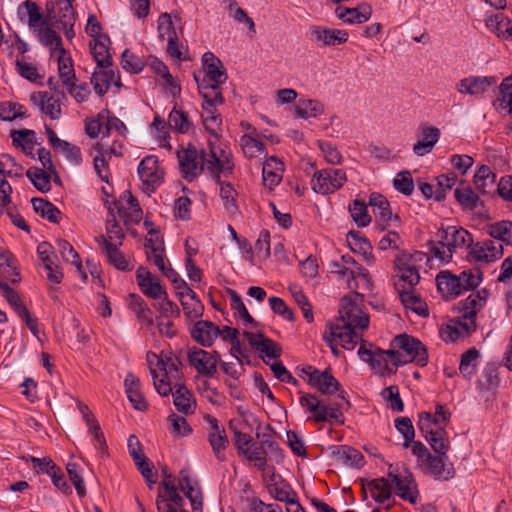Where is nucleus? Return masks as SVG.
Returning a JSON list of instances; mask_svg holds the SVG:
<instances>
[{"mask_svg":"<svg viewBox=\"0 0 512 512\" xmlns=\"http://www.w3.org/2000/svg\"><path fill=\"white\" fill-rule=\"evenodd\" d=\"M241 147L243 149L244 154L249 157L253 158L257 156L258 154H262L265 152V145L261 141H258L251 135H243L241 137Z\"/></svg>","mask_w":512,"mask_h":512,"instance_id":"57","label":"nucleus"},{"mask_svg":"<svg viewBox=\"0 0 512 512\" xmlns=\"http://www.w3.org/2000/svg\"><path fill=\"white\" fill-rule=\"evenodd\" d=\"M360 312V307L348 296H344L340 300L339 318L346 324L354 317V314Z\"/></svg>","mask_w":512,"mask_h":512,"instance_id":"64","label":"nucleus"},{"mask_svg":"<svg viewBox=\"0 0 512 512\" xmlns=\"http://www.w3.org/2000/svg\"><path fill=\"white\" fill-rule=\"evenodd\" d=\"M66 470L78 496L84 497L86 495V488L81 476L82 468L76 462H68L66 465Z\"/></svg>","mask_w":512,"mask_h":512,"instance_id":"53","label":"nucleus"},{"mask_svg":"<svg viewBox=\"0 0 512 512\" xmlns=\"http://www.w3.org/2000/svg\"><path fill=\"white\" fill-rule=\"evenodd\" d=\"M90 50L99 68H110L112 66V56L103 38L92 40Z\"/></svg>","mask_w":512,"mask_h":512,"instance_id":"35","label":"nucleus"},{"mask_svg":"<svg viewBox=\"0 0 512 512\" xmlns=\"http://www.w3.org/2000/svg\"><path fill=\"white\" fill-rule=\"evenodd\" d=\"M473 182L479 193L491 194L496 182V174L489 166L482 165L475 172Z\"/></svg>","mask_w":512,"mask_h":512,"instance_id":"30","label":"nucleus"},{"mask_svg":"<svg viewBox=\"0 0 512 512\" xmlns=\"http://www.w3.org/2000/svg\"><path fill=\"white\" fill-rule=\"evenodd\" d=\"M220 334V328L208 320H198L190 328L191 338L202 347H210Z\"/></svg>","mask_w":512,"mask_h":512,"instance_id":"12","label":"nucleus"},{"mask_svg":"<svg viewBox=\"0 0 512 512\" xmlns=\"http://www.w3.org/2000/svg\"><path fill=\"white\" fill-rule=\"evenodd\" d=\"M394 485L397 490V495L402 500L408 501L411 504H415L417 502V484L411 472L406 470V475H404L402 478H395Z\"/></svg>","mask_w":512,"mask_h":512,"instance_id":"23","label":"nucleus"},{"mask_svg":"<svg viewBox=\"0 0 512 512\" xmlns=\"http://www.w3.org/2000/svg\"><path fill=\"white\" fill-rule=\"evenodd\" d=\"M256 438L260 440L262 448L268 452L269 459L279 464L284 460V452L280 445L272 439V436L268 433H260L256 431Z\"/></svg>","mask_w":512,"mask_h":512,"instance_id":"37","label":"nucleus"},{"mask_svg":"<svg viewBox=\"0 0 512 512\" xmlns=\"http://www.w3.org/2000/svg\"><path fill=\"white\" fill-rule=\"evenodd\" d=\"M188 361L190 366L196 371L206 377H214L216 373V360L210 356V352L193 347L188 350Z\"/></svg>","mask_w":512,"mask_h":512,"instance_id":"8","label":"nucleus"},{"mask_svg":"<svg viewBox=\"0 0 512 512\" xmlns=\"http://www.w3.org/2000/svg\"><path fill=\"white\" fill-rule=\"evenodd\" d=\"M158 162L157 156L148 155L138 165V175L146 191L154 192L162 182L164 172L159 168Z\"/></svg>","mask_w":512,"mask_h":512,"instance_id":"5","label":"nucleus"},{"mask_svg":"<svg viewBox=\"0 0 512 512\" xmlns=\"http://www.w3.org/2000/svg\"><path fill=\"white\" fill-rule=\"evenodd\" d=\"M173 403L176 409L183 414H192L196 407L192 393L184 384L175 385V391L172 393Z\"/></svg>","mask_w":512,"mask_h":512,"instance_id":"28","label":"nucleus"},{"mask_svg":"<svg viewBox=\"0 0 512 512\" xmlns=\"http://www.w3.org/2000/svg\"><path fill=\"white\" fill-rule=\"evenodd\" d=\"M269 491L276 500L285 502L287 506H292V503L298 501L296 493L285 482L275 483L269 488Z\"/></svg>","mask_w":512,"mask_h":512,"instance_id":"45","label":"nucleus"},{"mask_svg":"<svg viewBox=\"0 0 512 512\" xmlns=\"http://www.w3.org/2000/svg\"><path fill=\"white\" fill-rule=\"evenodd\" d=\"M23 5L25 6L29 16L28 22L30 27L40 28L48 25V20L45 17H43V15L40 12V7L36 3L25 1Z\"/></svg>","mask_w":512,"mask_h":512,"instance_id":"60","label":"nucleus"},{"mask_svg":"<svg viewBox=\"0 0 512 512\" xmlns=\"http://www.w3.org/2000/svg\"><path fill=\"white\" fill-rule=\"evenodd\" d=\"M138 285L144 295L152 299H160L167 294L160 280L153 276L151 272L143 266L138 267L136 271Z\"/></svg>","mask_w":512,"mask_h":512,"instance_id":"9","label":"nucleus"},{"mask_svg":"<svg viewBox=\"0 0 512 512\" xmlns=\"http://www.w3.org/2000/svg\"><path fill=\"white\" fill-rule=\"evenodd\" d=\"M476 328V320L463 319L462 316L453 318L448 321L442 337L446 342H456L460 338L470 336Z\"/></svg>","mask_w":512,"mask_h":512,"instance_id":"10","label":"nucleus"},{"mask_svg":"<svg viewBox=\"0 0 512 512\" xmlns=\"http://www.w3.org/2000/svg\"><path fill=\"white\" fill-rule=\"evenodd\" d=\"M438 244L446 247L451 256L458 248L470 247L473 245L472 235L464 228L456 226H448L440 228L437 232Z\"/></svg>","mask_w":512,"mask_h":512,"instance_id":"2","label":"nucleus"},{"mask_svg":"<svg viewBox=\"0 0 512 512\" xmlns=\"http://www.w3.org/2000/svg\"><path fill=\"white\" fill-rule=\"evenodd\" d=\"M30 101L52 120H56L61 116L59 100L50 96L46 91L32 93Z\"/></svg>","mask_w":512,"mask_h":512,"instance_id":"19","label":"nucleus"},{"mask_svg":"<svg viewBox=\"0 0 512 512\" xmlns=\"http://www.w3.org/2000/svg\"><path fill=\"white\" fill-rule=\"evenodd\" d=\"M436 283L438 290L446 296L456 298L462 293L459 278L449 271H441L436 277Z\"/></svg>","mask_w":512,"mask_h":512,"instance_id":"29","label":"nucleus"},{"mask_svg":"<svg viewBox=\"0 0 512 512\" xmlns=\"http://www.w3.org/2000/svg\"><path fill=\"white\" fill-rule=\"evenodd\" d=\"M177 158L181 172L185 179L192 180L197 176V169L200 159V153L196 147L189 145L187 149L177 152Z\"/></svg>","mask_w":512,"mask_h":512,"instance_id":"18","label":"nucleus"},{"mask_svg":"<svg viewBox=\"0 0 512 512\" xmlns=\"http://www.w3.org/2000/svg\"><path fill=\"white\" fill-rule=\"evenodd\" d=\"M423 437L431 446L436 455L448 456L447 452L450 448V442L444 427H440L437 430H432L431 432L423 435Z\"/></svg>","mask_w":512,"mask_h":512,"instance_id":"32","label":"nucleus"},{"mask_svg":"<svg viewBox=\"0 0 512 512\" xmlns=\"http://www.w3.org/2000/svg\"><path fill=\"white\" fill-rule=\"evenodd\" d=\"M422 253L416 252L415 255H410L407 253H402L398 255L395 259V268L398 271L399 284L400 282L407 283L409 285V289H414V286L417 285L420 281L419 269L415 265L416 259L415 256H421Z\"/></svg>","mask_w":512,"mask_h":512,"instance_id":"6","label":"nucleus"},{"mask_svg":"<svg viewBox=\"0 0 512 512\" xmlns=\"http://www.w3.org/2000/svg\"><path fill=\"white\" fill-rule=\"evenodd\" d=\"M329 329L331 331V335L340 341V345L345 350H353L357 345L358 340L361 339V336L349 326L338 325L329 323Z\"/></svg>","mask_w":512,"mask_h":512,"instance_id":"26","label":"nucleus"},{"mask_svg":"<svg viewBox=\"0 0 512 512\" xmlns=\"http://www.w3.org/2000/svg\"><path fill=\"white\" fill-rule=\"evenodd\" d=\"M511 228L512 222L510 221H501L491 224L488 227V234L498 241L505 243L506 245L511 244Z\"/></svg>","mask_w":512,"mask_h":512,"instance_id":"46","label":"nucleus"},{"mask_svg":"<svg viewBox=\"0 0 512 512\" xmlns=\"http://www.w3.org/2000/svg\"><path fill=\"white\" fill-rule=\"evenodd\" d=\"M227 294L230 297L231 300V307L238 311L240 314V317L248 324H251L253 326H257L258 323L254 320V318L249 314L246 306L244 305L240 295L233 289H228Z\"/></svg>","mask_w":512,"mask_h":512,"instance_id":"55","label":"nucleus"},{"mask_svg":"<svg viewBox=\"0 0 512 512\" xmlns=\"http://www.w3.org/2000/svg\"><path fill=\"white\" fill-rule=\"evenodd\" d=\"M284 163L276 156H270L263 164L262 175L265 185L271 189L282 180Z\"/></svg>","mask_w":512,"mask_h":512,"instance_id":"22","label":"nucleus"},{"mask_svg":"<svg viewBox=\"0 0 512 512\" xmlns=\"http://www.w3.org/2000/svg\"><path fill=\"white\" fill-rule=\"evenodd\" d=\"M125 392L134 409L145 411L148 405L140 392V380L133 373H128L124 380Z\"/></svg>","mask_w":512,"mask_h":512,"instance_id":"21","label":"nucleus"},{"mask_svg":"<svg viewBox=\"0 0 512 512\" xmlns=\"http://www.w3.org/2000/svg\"><path fill=\"white\" fill-rule=\"evenodd\" d=\"M369 205L372 206L373 212L383 224L378 225L379 231H384L392 218L395 221H400V217L398 215H392L391 207L388 200L380 193H371L369 197Z\"/></svg>","mask_w":512,"mask_h":512,"instance_id":"16","label":"nucleus"},{"mask_svg":"<svg viewBox=\"0 0 512 512\" xmlns=\"http://www.w3.org/2000/svg\"><path fill=\"white\" fill-rule=\"evenodd\" d=\"M479 355L480 353L475 347L468 349L461 355L459 371L465 378L470 379L476 373Z\"/></svg>","mask_w":512,"mask_h":512,"instance_id":"39","label":"nucleus"},{"mask_svg":"<svg viewBox=\"0 0 512 512\" xmlns=\"http://www.w3.org/2000/svg\"><path fill=\"white\" fill-rule=\"evenodd\" d=\"M168 121L170 126L180 133L184 134L190 130L191 122L188 119V114L176 106L170 112Z\"/></svg>","mask_w":512,"mask_h":512,"instance_id":"48","label":"nucleus"},{"mask_svg":"<svg viewBox=\"0 0 512 512\" xmlns=\"http://www.w3.org/2000/svg\"><path fill=\"white\" fill-rule=\"evenodd\" d=\"M349 211L351 213L353 221L356 223L358 227H366L370 224L371 216L368 214L367 205L365 201L355 199L349 205Z\"/></svg>","mask_w":512,"mask_h":512,"instance_id":"42","label":"nucleus"},{"mask_svg":"<svg viewBox=\"0 0 512 512\" xmlns=\"http://www.w3.org/2000/svg\"><path fill=\"white\" fill-rule=\"evenodd\" d=\"M208 440L216 458L220 461L225 460V456L222 453V451L226 449L229 442L225 429L221 428L220 430L217 431H210L208 435Z\"/></svg>","mask_w":512,"mask_h":512,"instance_id":"44","label":"nucleus"},{"mask_svg":"<svg viewBox=\"0 0 512 512\" xmlns=\"http://www.w3.org/2000/svg\"><path fill=\"white\" fill-rule=\"evenodd\" d=\"M330 454L342 464L352 468L360 469L365 465L364 456L348 445H332Z\"/></svg>","mask_w":512,"mask_h":512,"instance_id":"17","label":"nucleus"},{"mask_svg":"<svg viewBox=\"0 0 512 512\" xmlns=\"http://www.w3.org/2000/svg\"><path fill=\"white\" fill-rule=\"evenodd\" d=\"M193 78L197 83L199 93L203 97L204 101L214 100L218 103H224L221 85L214 83V80L208 79L207 75L200 78L196 73H194Z\"/></svg>","mask_w":512,"mask_h":512,"instance_id":"24","label":"nucleus"},{"mask_svg":"<svg viewBox=\"0 0 512 512\" xmlns=\"http://www.w3.org/2000/svg\"><path fill=\"white\" fill-rule=\"evenodd\" d=\"M346 182V174L341 169H323L314 174L311 185L316 193H333Z\"/></svg>","mask_w":512,"mask_h":512,"instance_id":"3","label":"nucleus"},{"mask_svg":"<svg viewBox=\"0 0 512 512\" xmlns=\"http://www.w3.org/2000/svg\"><path fill=\"white\" fill-rule=\"evenodd\" d=\"M363 486V490L367 487L371 492L372 498L378 503H384L391 498V484L384 478H377L373 480H360Z\"/></svg>","mask_w":512,"mask_h":512,"instance_id":"25","label":"nucleus"},{"mask_svg":"<svg viewBox=\"0 0 512 512\" xmlns=\"http://www.w3.org/2000/svg\"><path fill=\"white\" fill-rule=\"evenodd\" d=\"M236 196L237 192L231 183L222 184V187H220V197L223 201L225 210L230 215H235L239 211L236 202Z\"/></svg>","mask_w":512,"mask_h":512,"instance_id":"47","label":"nucleus"},{"mask_svg":"<svg viewBox=\"0 0 512 512\" xmlns=\"http://www.w3.org/2000/svg\"><path fill=\"white\" fill-rule=\"evenodd\" d=\"M58 71L63 85L74 87L75 71L70 56L65 57V54L60 53L58 58Z\"/></svg>","mask_w":512,"mask_h":512,"instance_id":"41","label":"nucleus"},{"mask_svg":"<svg viewBox=\"0 0 512 512\" xmlns=\"http://www.w3.org/2000/svg\"><path fill=\"white\" fill-rule=\"evenodd\" d=\"M111 83L117 87L122 86L118 70L101 68V70H95L91 76V84L100 97L107 93Z\"/></svg>","mask_w":512,"mask_h":512,"instance_id":"14","label":"nucleus"},{"mask_svg":"<svg viewBox=\"0 0 512 512\" xmlns=\"http://www.w3.org/2000/svg\"><path fill=\"white\" fill-rule=\"evenodd\" d=\"M51 26V22L44 27H40L38 29V35L40 41L45 46H54V49H57L62 54H66L65 49L62 47V39L60 35H58Z\"/></svg>","mask_w":512,"mask_h":512,"instance_id":"43","label":"nucleus"},{"mask_svg":"<svg viewBox=\"0 0 512 512\" xmlns=\"http://www.w3.org/2000/svg\"><path fill=\"white\" fill-rule=\"evenodd\" d=\"M100 239L104 245L105 254L109 263L115 266L118 270L130 271L132 268L129 266L124 254L118 249L119 246L110 242L104 235H102Z\"/></svg>","mask_w":512,"mask_h":512,"instance_id":"33","label":"nucleus"},{"mask_svg":"<svg viewBox=\"0 0 512 512\" xmlns=\"http://www.w3.org/2000/svg\"><path fill=\"white\" fill-rule=\"evenodd\" d=\"M177 296L179 297L184 314L188 320L193 321L202 317L204 305L200 300L189 302L184 299V292H178Z\"/></svg>","mask_w":512,"mask_h":512,"instance_id":"49","label":"nucleus"},{"mask_svg":"<svg viewBox=\"0 0 512 512\" xmlns=\"http://www.w3.org/2000/svg\"><path fill=\"white\" fill-rule=\"evenodd\" d=\"M222 103L215 102L214 100L204 101L202 104L203 113L202 120L206 131L211 135H217L216 130L221 125L220 114L217 113L216 106Z\"/></svg>","mask_w":512,"mask_h":512,"instance_id":"34","label":"nucleus"},{"mask_svg":"<svg viewBox=\"0 0 512 512\" xmlns=\"http://www.w3.org/2000/svg\"><path fill=\"white\" fill-rule=\"evenodd\" d=\"M294 112L297 117L303 119L317 117L324 112V105L314 99H299L294 107Z\"/></svg>","mask_w":512,"mask_h":512,"instance_id":"36","label":"nucleus"},{"mask_svg":"<svg viewBox=\"0 0 512 512\" xmlns=\"http://www.w3.org/2000/svg\"><path fill=\"white\" fill-rule=\"evenodd\" d=\"M395 428L403 436V447H410L415 438V430L409 417H398L395 419Z\"/></svg>","mask_w":512,"mask_h":512,"instance_id":"52","label":"nucleus"},{"mask_svg":"<svg viewBox=\"0 0 512 512\" xmlns=\"http://www.w3.org/2000/svg\"><path fill=\"white\" fill-rule=\"evenodd\" d=\"M497 79L492 76H469L461 79L456 88L461 94L478 96L484 94L490 87L495 86Z\"/></svg>","mask_w":512,"mask_h":512,"instance_id":"11","label":"nucleus"},{"mask_svg":"<svg viewBox=\"0 0 512 512\" xmlns=\"http://www.w3.org/2000/svg\"><path fill=\"white\" fill-rule=\"evenodd\" d=\"M56 243L62 258L65 261L74 264L77 267V270H81V259L73 246L65 239H58Z\"/></svg>","mask_w":512,"mask_h":512,"instance_id":"56","label":"nucleus"},{"mask_svg":"<svg viewBox=\"0 0 512 512\" xmlns=\"http://www.w3.org/2000/svg\"><path fill=\"white\" fill-rule=\"evenodd\" d=\"M436 180L435 200L439 202L445 199L447 191L452 189L457 181V175L455 173L442 174Z\"/></svg>","mask_w":512,"mask_h":512,"instance_id":"54","label":"nucleus"},{"mask_svg":"<svg viewBox=\"0 0 512 512\" xmlns=\"http://www.w3.org/2000/svg\"><path fill=\"white\" fill-rule=\"evenodd\" d=\"M158 32L159 37L162 40L167 39V41H169V39L171 38H178L172 19L169 14L163 13L160 15L158 19Z\"/></svg>","mask_w":512,"mask_h":512,"instance_id":"63","label":"nucleus"},{"mask_svg":"<svg viewBox=\"0 0 512 512\" xmlns=\"http://www.w3.org/2000/svg\"><path fill=\"white\" fill-rule=\"evenodd\" d=\"M454 197L464 210H474L479 202L478 194L470 186L456 188Z\"/></svg>","mask_w":512,"mask_h":512,"instance_id":"40","label":"nucleus"},{"mask_svg":"<svg viewBox=\"0 0 512 512\" xmlns=\"http://www.w3.org/2000/svg\"><path fill=\"white\" fill-rule=\"evenodd\" d=\"M26 176L40 192L47 193L51 190V176L48 170L45 171L43 168L30 167L26 171Z\"/></svg>","mask_w":512,"mask_h":512,"instance_id":"38","label":"nucleus"},{"mask_svg":"<svg viewBox=\"0 0 512 512\" xmlns=\"http://www.w3.org/2000/svg\"><path fill=\"white\" fill-rule=\"evenodd\" d=\"M392 345L409 356V359L406 360L408 363L415 362L420 367L427 365L428 351L418 338L406 333L399 334L394 337Z\"/></svg>","mask_w":512,"mask_h":512,"instance_id":"1","label":"nucleus"},{"mask_svg":"<svg viewBox=\"0 0 512 512\" xmlns=\"http://www.w3.org/2000/svg\"><path fill=\"white\" fill-rule=\"evenodd\" d=\"M394 188L404 195H411L414 191V182L409 171H401L393 180Z\"/></svg>","mask_w":512,"mask_h":512,"instance_id":"62","label":"nucleus"},{"mask_svg":"<svg viewBox=\"0 0 512 512\" xmlns=\"http://www.w3.org/2000/svg\"><path fill=\"white\" fill-rule=\"evenodd\" d=\"M347 242L351 250L361 254L368 263L373 261L372 245L362 232L350 230L347 234Z\"/></svg>","mask_w":512,"mask_h":512,"instance_id":"27","label":"nucleus"},{"mask_svg":"<svg viewBox=\"0 0 512 512\" xmlns=\"http://www.w3.org/2000/svg\"><path fill=\"white\" fill-rule=\"evenodd\" d=\"M395 287L399 293L402 304L411 309L417 315L427 317L429 315L426 304L421 301L420 296L414 293V289H405L403 285L395 282Z\"/></svg>","mask_w":512,"mask_h":512,"instance_id":"20","label":"nucleus"},{"mask_svg":"<svg viewBox=\"0 0 512 512\" xmlns=\"http://www.w3.org/2000/svg\"><path fill=\"white\" fill-rule=\"evenodd\" d=\"M122 68L130 73H140L144 68V62L136 55L125 49L121 56Z\"/></svg>","mask_w":512,"mask_h":512,"instance_id":"58","label":"nucleus"},{"mask_svg":"<svg viewBox=\"0 0 512 512\" xmlns=\"http://www.w3.org/2000/svg\"><path fill=\"white\" fill-rule=\"evenodd\" d=\"M381 397L389 403L391 410L402 412L404 410V403L400 397L399 387L397 385H390L380 392Z\"/></svg>","mask_w":512,"mask_h":512,"instance_id":"51","label":"nucleus"},{"mask_svg":"<svg viewBox=\"0 0 512 512\" xmlns=\"http://www.w3.org/2000/svg\"><path fill=\"white\" fill-rule=\"evenodd\" d=\"M0 289L2 290V296L6 299L9 305L17 313V315L25 322L27 328L34 335H38V320L32 317L30 311L27 309L20 295L7 283L0 280Z\"/></svg>","mask_w":512,"mask_h":512,"instance_id":"4","label":"nucleus"},{"mask_svg":"<svg viewBox=\"0 0 512 512\" xmlns=\"http://www.w3.org/2000/svg\"><path fill=\"white\" fill-rule=\"evenodd\" d=\"M75 23L74 9L72 2H64V5L60 7V15L58 18L51 22V26L60 28L68 27V25Z\"/></svg>","mask_w":512,"mask_h":512,"instance_id":"61","label":"nucleus"},{"mask_svg":"<svg viewBox=\"0 0 512 512\" xmlns=\"http://www.w3.org/2000/svg\"><path fill=\"white\" fill-rule=\"evenodd\" d=\"M179 475L180 477L177 488H179L189 499L192 511L203 512V493L200 486L197 482L196 487L192 485L189 471L187 469H182Z\"/></svg>","mask_w":512,"mask_h":512,"instance_id":"13","label":"nucleus"},{"mask_svg":"<svg viewBox=\"0 0 512 512\" xmlns=\"http://www.w3.org/2000/svg\"><path fill=\"white\" fill-rule=\"evenodd\" d=\"M311 40L319 46H337L348 41V32L346 30L328 28L319 25H312L309 28Z\"/></svg>","mask_w":512,"mask_h":512,"instance_id":"7","label":"nucleus"},{"mask_svg":"<svg viewBox=\"0 0 512 512\" xmlns=\"http://www.w3.org/2000/svg\"><path fill=\"white\" fill-rule=\"evenodd\" d=\"M229 428L233 431L234 445L240 455H243V451L249 449L250 446H255L254 439L249 434L243 433L235 427L232 420L229 422Z\"/></svg>","mask_w":512,"mask_h":512,"instance_id":"59","label":"nucleus"},{"mask_svg":"<svg viewBox=\"0 0 512 512\" xmlns=\"http://www.w3.org/2000/svg\"><path fill=\"white\" fill-rule=\"evenodd\" d=\"M31 203L33 210L42 218H46L54 224L60 222L62 213L52 202L44 198L34 197L31 199Z\"/></svg>","mask_w":512,"mask_h":512,"instance_id":"31","label":"nucleus"},{"mask_svg":"<svg viewBox=\"0 0 512 512\" xmlns=\"http://www.w3.org/2000/svg\"><path fill=\"white\" fill-rule=\"evenodd\" d=\"M341 388L340 382L332 375L330 369L324 370L316 389L323 395H332Z\"/></svg>","mask_w":512,"mask_h":512,"instance_id":"50","label":"nucleus"},{"mask_svg":"<svg viewBox=\"0 0 512 512\" xmlns=\"http://www.w3.org/2000/svg\"><path fill=\"white\" fill-rule=\"evenodd\" d=\"M448 462V456H441V455H429L428 459H425L423 463L425 464L426 468L428 469L429 473L436 479V480H450L454 478L455 476V469L453 467V464L447 463Z\"/></svg>","mask_w":512,"mask_h":512,"instance_id":"15","label":"nucleus"}]
</instances>
